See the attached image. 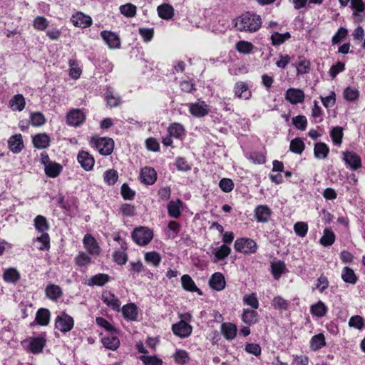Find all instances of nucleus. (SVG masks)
<instances>
[{
    "mask_svg": "<svg viewBox=\"0 0 365 365\" xmlns=\"http://www.w3.org/2000/svg\"><path fill=\"white\" fill-rule=\"evenodd\" d=\"M74 324L73 318L65 312H62L61 314L58 315L54 322L55 329L64 334L72 330Z\"/></svg>",
    "mask_w": 365,
    "mask_h": 365,
    "instance_id": "5",
    "label": "nucleus"
},
{
    "mask_svg": "<svg viewBox=\"0 0 365 365\" xmlns=\"http://www.w3.org/2000/svg\"><path fill=\"white\" fill-rule=\"evenodd\" d=\"M168 132L170 136L180 139L185 135V129L184 126L179 123H173L168 128Z\"/></svg>",
    "mask_w": 365,
    "mask_h": 365,
    "instance_id": "33",
    "label": "nucleus"
},
{
    "mask_svg": "<svg viewBox=\"0 0 365 365\" xmlns=\"http://www.w3.org/2000/svg\"><path fill=\"white\" fill-rule=\"evenodd\" d=\"M119 10L120 14L123 16L128 18H131L135 16L137 7L131 3H127L125 4L121 5L119 7Z\"/></svg>",
    "mask_w": 365,
    "mask_h": 365,
    "instance_id": "52",
    "label": "nucleus"
},
{
    "mask_svg": "<svg viewBox=\"0 0 365 365\" xmlns=\"http://www.w3.org/2000/svg\"><path fill=\"white\" fill-rule=\"evenodd\" d=\"M118 335V334H112L110 333V334L107 336H102L101 338V342L106 349L115 351L120 344Z\"/></svg>",
    "mask_w": 365,
    "mask_h": 365,
    "instance_id": "22",
    "label": "nucleus"
},
{
    "mask_svg": "<svg viewBox=\"0 0 365 365\" xmlns=\"http://www.w3.org/2000/svg\"><path fill=\"white\" fill-rule=\"evenodd\" d=\"M304 93L299 88H290L285 93V99L291 104H298L304 101Z\"/></svg>",
    "mask_w": 365,
    "mask_h": 365,
    "instance_id": "12",
    "label": "nucleus"
},
{
    "mask_svg": "<svg viewBox=\"0 0 365 365\" xmlns=\"http://www.w3.org/2000/svg\"><path fill=\"white\" fill-rule=\"evenodd\" d=\"M33 26L37 31H45L48 26V21L44 16H37L33 21Z\"/></svg>",
    "mask_w": 365,
    "mask_h": 365,
    "instance_id": "54",
    "label": "nucleus"
},
{
    "mask_svg": "<svg viewBox=\"0 0 365 365\" xmlns=\"http://www.w3.org/2000/svg\"><path fill=\"white\" fill-rule=\"evenodd\" d=\"M189 113L195 118H203L207 115L210 111V106L201 99L195 103L187 104Z\"/></svg>",
    "mask_w": 365,
    "mask_h": 365,
    "instance_id": "6",
    "label": "nucleus"
},
{
    "mask_svg": "<svg viewBox=\"0 0 365 365\" xmlns=\"http://www.w3.org/2000/svg\"><path fill=\"white\" fill-rule=\"evenodd\" d=\"M234 21L236 29L242 32H256L262 24L261 16L252 11H246L242 14Z\"/></svg>",
    "mask_w": 365,
    "mask_h": 365,
    "instance_id": "1",
    "label": "nucleus"
},
{
    "mask_svg": "<svg viewBox=\"0 0 365 365\" xmlns=\"http://www.w3.org/2000/svg\"><path fill=\"white\" fill-rule=\"evenodd\" d=\"M254 45L247 41H240L235 45L236 50L243 54H250L253 51Z\"/></svg>",
    "mask_w": 365,
    "mask_h": 365,
    "instance_id": "49",
    "label": "nucleus"
},
{
    "mask_svg": "<svg viewBox=\"0 0 365 365\" xmlns=\"http://www.w3.org/2000/svg\"><path fill=\"white\" fill-rule=\"evenodd\" d=\"M122 314L127 321L134 322L138 319V307L134 303H129L122 307Z\"/></svg>",
    "mask_w": 365,
    "mask_h": 365,
    "instance_id": "25",
    "label": "nucleus"
},
{
    "mask_svg": "<svg viewBox=\"0 0 365 365\" xmlns=\"http://www.w3.org/2000/svg\"><path fill=\"white\" fill-rule=\"evenodd\" d=\"M348 36V30L341 26L336 31V33L331 38V43L333 45L339 43L343 39L346 38Z\"/></svg>",
    "mask_w": 365,
    "mask_h": 365,
    "instance_id": "61",
    "label": "nucleus"
},
{
    "mask_svg": "<svg viewBox=\"0 0 365 365\" xmlns=\"http://www.w3.org/2000/svg\"><path fill=\"white\" fill-rule=\"evenodd\" d=\"M8 147L14 154L21 153L24 148L22 135L18 133L11 135L8 140Z\"/></svg>",
    "mask_w": 365,
    "mask_h": 365,
    "instance_id": "17",
    "label": "nucleus"
},
{
    "mask_svg": "<svg viewBox=\"0 0 365 365\" xmlns=\"http://www.w3.org/2000/svg\"><path fill=\"white\" fill-rule=\"evenodd\" d=\"M89 144L92 148H96L101 155L107 156L113 153L115 143L111 138L94 135L91 138Z\"/></svg>",
    "mask_w": 365,
    "mask_h": 365,
    "instance_id": "2",
    "label": "nucleus"
},
{
    "mask_svg": "<svg viewBox=\"0 0 365 365\" xmlns=\"http://www.w3.org/2000/svg\"><path fill=\"white\" fill-rule=\"evenodd\" d=\"M175 165L178 170L181 172H187L191 170V165L186 158L178 157L175 161Z\"/></svg>",
    "mask_w": 365,
    "mask_h": 365,
    "instance_id": "58",
    "label": "nucleus"
},
{
    "mask_svg": "<svg viewBox=\"0 0 365 365\" xmlns=\"http://www.w3.org/2000/svg\"><path fill=\"white\" fill-rule=\"evenodd\" d=\"M174 360L178 364L183 365L188 362L189 354L183 349H178L173 355Z\"/></svg>",
    "mask_w": 365,
    "mask_h": 365,
    "instance_id": "56",
    "label": "nucleus"
},
{
    "mask_svg": "<svg viewBox=\"0 0 365 365\" xmlns=\"http://www.w3.org/2000/svg\"><path fill=\"white\" fill-rule=\"evenodd\" d=\"M75 263L78 267H86L91 263V257L84 252H79L75 257Z\"/></svg>",
    "mask_w": 365,
    "mask_h": 365,
    "instance_id": "53",
    "label": "nucleus"
},
{
    "mask_svg": "<svg viewBox=\"0 0 365 365\" xmlns=\"http://www.w3.org/2000/svg\"><path fill=\"white\" fill-rule=\"evenodd\" d=\"M343 136V128L340 126L334 127L330 132V137L334 145H340L342 143Z\"/></svg>",
    "mask_w": 365,
    "mask_h": 365,
    "instance_id": "50",
    "label": "nucleus"
},
{
    "mask_svg": "<svg viewBox=\"0 0 365 365\" xmlns=\"http://www.w3.org/2000/svg\"><path fill=\"white\" fill-rule=\"evenodd\" d=\"M45 294L50 300L57 302L63 295V292L60 286L50 284L46 287Z\"/></svg>",
    "mask_w": 365,
    "mask_h": 365,
    "instance_id": "27",
    "label": "nucleus"
},
{
    "mask_svg": "<svg viewBox=\"0 0 365 365\" xmlns=\"http://www.w3.org/2000/svg\"><path fill=\"white\" fill-rule=\"evenodd\" d=\"M324 346H326V341L323 333H319L311 338L310 349L312 351H318Z\"/></svg>",
    "mask_w": 365,
    "mask_h": 365,
    "instance_id": "39",
    "label": "nucleus"
},
{
    "mask_svg": "<svg viewBox=\"0 0 365 365\" xmlns=\"http://www.w3.org/2000/svg\"><path fill=\"white\" fill-rule=\"evenodd\" d=\"M83 243L88 254L92 255H98L100 254L101 248L96 240L91 234L85 235L83 239Z\"/></svg>",
    "mask_w": 365,
    "mask_h": 365,
    "instance_id": "16",
    "label": "nucleus"
},
{
    "mask_svg": "<svg viewBox=\"0 0 365 365\" xmlns=\"http://www.w3.org/2000/svg\"><path fill=\"white\" fill-rule=\"evenodd\" d=\"M62 166L56 162H51L45 167L46 175L52 178L58 177L62 171Z\"/></svg>",
    "mask_w": 365,
    "mask_h": 365,
    "instance_id": "44",
    "label": "nucleus"
},
{
    "mask_svg": "<svg viewBox=\"0 0 365 365\" xmlns=\"http://www.w3.org/2000/svg\"><path fill=\"white\" fill-rule=\"evenodd\" d=\"M3 279L9 283H16L20 279V274L16 269L9 268L4 271Z\"/></svg>",
    "mask_w": 365,
    "mask_h": 365,
    "instance_id": "47",
    "label": "nucleus"
},
{
    "mask_svg": "<svg viewBox=\"0 0 365 365\" xmlns=\"http://www.w3.org/2000/svg\"><path fill=\"white\" fill-rule=\"evenodd\" d=\"M231 253V249L226 245H222L215 252V257L217 260H223L227 258Z\"/></svg>",
    "mask_w": 365,
    "mask_h": 365,
    "instance_id": "64",
    "label": "nucleus"
},
{
    "mask_svg": "<svg viewBox=\"0 0 365 365\" xmlns=\"http://www.w3.org/2000/svg\"><path fill=\"white\" fill-rule=\"evenodd\" d=\"M289 302L282 297L278 295L275 296L272 301V307L278 311L284 312L288 310L289 307Z\"/></svg>",
    "mask_w": 365,
    "mask_h": 365,
    "instance_id": "43",
    "label": "nucleus"
},
{
    "mask_svg": "<svg viewBox=\"0 0 365 365\" xmlns=\"http://www.w3.org/2000/svg\"><path fill=\"white\" fill-rule=\"evenodd\" d=\"M305 149V144L303 140L297 137L290 141L289 150L295 154L301 155Z\"/></svg>",
    "mask_w": 365,
    "mask_h": 365,
    "instance_id": "45",
    "label": "nucleus"
},
{
    "mask_svg": "<svg viewBox=\"0 0 365 365\" xmlns=\"http://www.w3.org/2000/svg\"><path fill=\"white\" fill-rule=\"evenodd\" d=\"M221 331L225 339L231 341L236 337L237 328L235 324L222 323L221 325Z\"/></svg>",
    "mask_w": 365,
    "mask_h": 365,
    "instance_id": "30",
    "label": "nucleus"
},
{
    "mask_svg": "<svg viewBox=\"0 0 365 365\" xmlns=\"http://www.w3.org/2000/svg\"><path fill=\"white\" fill-rule=\"evenodd\" d=\"M181 284L182 287L187 292H196L199 295H202L203 294L202 290L197 287L194 280L188 274H184L181 277Z\"/></svg>",
    "mask_w": 365,
    "mask_h": 365,
    "instance_id": "26",
    "label": "nucleus"
},
{
    "mask_svg": "<svg viewBox=\"0 0 365 365\" xmlns=\"http://www.w3.org/2000/svg\"><path fill=\"white\" fill-rule=\"evenodd\" d=\"M292 124L295 128L300 130H305L307 127V120L306 116L298 115L292 118Z\"/></svg>",
    "mask_w": 365,
    "mask_h": 365,
    "instance_id": "57",
    "label": "nucleus"
},
{
    "mask_svg": "<svg viewBox=\"0 0 365 365\" xmlns=\"http://www.w3.org/2000/svg\"><path fill=\"white\" fill-rule=\"evenodd\" d=\"M118 179V173L114 169H108L103 174V180L108 185H114Z\"/></svg>",
    "mask_w": 365,
    "mask_h": 365,
    "instance_id": "51",
    "label": "nucleus"
},
{
    "mask_svg": "<svg viewBox=\"0 0 365 365\" xmlns=\"http://www.w3.org/2000/svg\"><path fill=\"white\" fill-rule=\"evenodd\" d=\"M34 227L38 232H46L50 229L49 223L46 217L38 215L34 218Z\"/></svg>",
    "mask_w": 365,
    "mask_h": 365,
    "instance_id": "40",
    "label": "nucleus"
},
{
    "mask_svg": "<svg viewBox=\"0 0 365 365\" xmlns=\"http://www.w3.org/2000/svg\"><path fill=\"white\" fill-rule=\"evenodd\" d=\"M157 173L155 170L152 167L145 166L140 170V181L145 185H153L157 180Z\"/></svg>",
    "mask_w": 365,
    "mask_h": 365,
    "instance_id": "10",
    "label": "nucleus"
},
{
    "mask_svg": "<svg viewBox=\"0 0 365 365\" xmlns=\"http://www.w3.org/2000/svg\"><path fill=\"white\" fill-rule=\"evenodd\" d=\"M71 21L75 26L81 28L89 27L92 25L93 21L90 16L78 11L72 15Z\"/></svg>",
    "mask_w": 365,
    "mask_h": 365,
    "instance_id": "15",
    "label": "nucleus"
},
{
    "mask_svg": "<svg viewBox=\"0 0 365 365\" xmlns=\"http://www.w3.org/2000/svg\"><path fill=\"white\" fill-rule=\"evenodd\" d=\"M341 279L346 283L356 284L359 280V277L356 274L353 269L349 267H344L341 270Z\"/></svg>",
    "mask_w": 365,
    "mask_h": 365,
    "instance_id": "36",
    "label": "nucleus"
},
{
    "mask_svg": "<svg viewBox=\"0 0 365 365\" xmlns=\"http://www.w3.org/2000/svg\"><path fill=\"white\" fill-rule=\"evenodd\" d=\"M9 106L13 111H21L25 108L26 101L22 94L14 95L9 101Z\"/></svg>",
    "mask_w": 365,
    "mask_h": 365,
    "instance_id": "31",
    "label": "nucleus"
},
{
    "mask_svg": "<svg viewBox=\"0 0 365 365\" xmlns=\"http://www.w3.org/2000/svg\"><path fill=\"white\" fill-rule=\"evenodd\" d=\"M101 299L105 304L111 308L113 310L117 312L120 311L121 304L120 301L110 291L103 292L101 296Z\"/></svg>",
    "mask_w": 365,
    "mask_h": 365,
    "instance_id": "14",
    "label": "nucleus"
},
{
    "mask_svg": "<svg viewBox=\"0 0 365 365\" xmlns=\"http://www.w3.org/2000/svg\"><path fill=\"white\" fill-rule=\"evenodd\" d=\"M329 153V148L322 142H318L314 144V155L317 159H325Z\"/></svg>",
    "mask_w": 365,
    "mask_h": 365,
    "instance_id": "37",
    "label": "nucleus"
},
{
    "mask_svg": "<svg viewBox=\"0 0 365 365\" xmlns=\"http://www.w3.org/2000/svg\"><path fill=\"white\" fill-rule=\"evenodd\" d=\"M51 312L46 308H40L36 313L35 322L40 326H47L50 322Z\"/></svg>",
    "mask_w": 365,
    "mask_h": 365,
    "instance_id": "29",
    "label": "nucleus"
},
{
    "mask_svg": "<svg viewBox=\"0 0 365 365\" xmlns=\"http://www.w3.org/2000/svg\"><path fill=\"white\" fill-rule=\"evenodd\" d=\"M31 124L34 127L41 126L46 123V118L41 112L31 113L30 115Z\"/></svg>",
    "mask_w": 365,
    "mask_h": 365,
    "instance_id": "55",
    "label": "nucleus"
},
{
    "mask_svg": "<svg viewBox=\"0 0 365 365\" xmlns=\"http://www.w3.org/2000/svg\"><path fill=\"white\" fill-rule=\"evenodd\" d=\"M308 225L304 222H297L294 225V230L299 237H304L308 232Z\"/></svg>",
    "mask_w": 365,
    "mask_h": 365,
    "instance_id": "60",
    "label": "nucleus"
},
{
    "mask_svg": "<svg viewBox=\"0 0 365 365\" xmlns=\"http://www.w3.org/2000/svg\"><path fill=\"white\" fill-rule=\"evenodd\" d=\"M257 247L256 242L247 237L237 238L234 244V249L237 252L247 255L256 253Z\"/></svg>",
    "mask_w": 365,
    "mask_h": 365,
    "instance_id": "4",
    "label": "nucleus"
},
{
    "mask_svg": "<svg viewBox=\"0 0 365 365\" xmlns=\"http://www.w3.org/2000/svg\"><path fill=\"white\" fill-rule=\"evenodd\" d=\"M110 277L108 274L98 273L92 276L87 282V285L90 287L98 286L103 287L110 282Z\"/></svg>",
    "mask_w": 365,
    "mask_h": 365,
    "instance_id": "28",
    "label": "nucleus"
},
{
    "mask_svg": "<svg viewBox=\"0 0 365 365\" xmlns=\"http://www.w3.org/2000/svg\"><path fill=\"white\" fill-rule=\"evenodd\" d=\"M182 205V202L180 200L176 201L171 200L168 204V215L173 218L178 219L181 215L180 208Z\"/></svg>",
    "mask_w": 365,
    "mask_h": 365,
    "instance_id": "34",
    "label": "nucleus"
},
{
    "mask_svg": "<svg viewBox=\"0 0 365 365\" xmlns=\"http://www.w3.org/2000/svg\"><path fill=\"white\" fill-rule=\"evenodd\" d=\"M242 321L248 326H252L259 322V315L254 309H244L242 316Z\"/></svg>",
    "mask_w": 365,
    "mask_h": 365,
    "instance_id": "23",
    "label": "nucleus"
},
{
    "mask_svg": "<svg viewBox=\"0 0 365 365\" xmlns=\"http://www.w3.org/2000/svg\"><path fill=\"white\" fill-rule=\"evenodd\" d=\"M349 326L360 330L365 326V321L361 316L354 315L349 319Z\"/></svg>",
    "mask_w": 365,
    "mask_h": 365,
    "instance_id": "62",
    "label": "nucleus"
},
{
    "mask_svg": "<svg viewBox=\"0 0 365 365\" xmlns=\"http://www.w3.org/2000/svg\"><path fill=\"white\" fill-rule=\"evenodd\" d=\"M219 187L224 192H230L233 190L235 184L232 179L223 178L219 182Z\"/></svg>",
    "mask_w": 365,
    "mask_h": 365,
    "instance_id": "59",
    "label": "nucleus"
},
{
    "mask_svg": "<svg viewBox=\"0 0 365 365\" xmlns=\"http://www.w3.org/2000/svg\"><path fill=\"white\" fill-rule=\"evenodd\" d=\"M159 17L162 19L169 20L174 16V9L169 4H163L157 8Z\"/></svg>",
    "mask_w": 365,
    "mask_h": 365,
    "instance_id": "35",
    "label": "nucleus"
},
{
    "mask_svg": "<svg viewBox=\"0 0 365 365\" xmlns=\"http://www.w3.org/2000/svg\"><path fill=\"white\" fill-rule=\"evenodd\" d=\"M86 120V115L80 109H73L66 115V123L68 125L78 127Z\"/></svg>",
    "mask_w": 365,
    "mask_h": 365,
    "instance_id": "8",
    "label": "nucleus"
},
{
    "mask_svg": "<svg viewBox=\"0 0 365 365\" xmlns=\"http://www.w3.org/2000/svg\"><path fill=\"white\" fill-rule=\"evenodd\" d=\"M77 160L81 165V168L86 171H91L93 170L95 165V159L92 155L85 150H80L77 155Z\"/></svg>",
    "mask_w": 365,
    "mask_h": 365,
    "instance_id": "9",
    "label": "nucleus"
},
{
    "mask_svg": "<svg viewBox=\"0 0 365 365\" xmlns=\"http://www.w3.org/2000/svg\"><path fill=\"white\" fill-rule=\"evenodd\" d=\"M101 36L110 49L120 48V38L115 33L111 31H102Z\"/></svg>",
    "mask_w": 365,
    "mask_h": 365,
    "instance_id": "11",
    "label": "nucleus"
},
{
    "mask_svg": "<svg viewBox=\"0 0 365 365\" xmlns=\"http://www.w3.org/2000/svg\"><path fill=\"white\" fill-rule=\"evenodd\" d=\"M254 214L257 222L266 223L269 221L272 212L268 205H259L255 208Z\"/></svg>",
    "mask_w": 365,
    "mask_h": 365,
    "instance_id": "13",
    "label": "nucleus"
},
{
    "mask_svg": "<svg viewBox=\"0 0 365 365\" xmlns=\"http://www.w3.org/2000/svg\"><path fill=\"white\" fill-rule=\"evenodd\" d=\"M46 344V339L43 336L31 337L29 340L28 351L34 354L43 351Z\"/></svg>",
    "mask_w": 365,
    "mask_h": 365,
    "instance_id": "19",
    "label": "nucleus"
},
{
    "mask_svg": "<svg viewBox=\"0 0 365 365\" xmlns=\"http://www.w3.org/2000/svg\"><path fill=\"white\" fill-rule=\"evenodd\" d=\"M96 324L105 330L108 331L110 334H119L120 331L116 329L113 325H112L107 319L103 317H96Z\"/></svg>",
    "mask_w": 365,
    "mask_h": 365,
    "instance_id": "46",
    "label": "nucleus"
},
{
    "mask_svg": "<svg viewBox=\"0 0 365 365\" xmlns=\"http://www.w3.org/2000/svg\"><path fill=\"white\" fill-rule=\"evenodd\" d=\"M336 240V235L330 228H325L323 231V235L319 240V242L324 247L332 245Z\"/></svg>",
    "mask_w": 365,
    "mask_h": 365,
    "instance_id": "38",
    "label": "nucleus"
},
{
    "mask_svg": "<svg viewBox=\"0 0 365 365\" xmlns=\"http://www.w3.org/2000/svg\"><path fill=\"white\" fill-rule=\"evenodd\" d=\"M290 38L291 34L289 32L280 34L277 31H275L272 34L270 39L272 45L273 46H279L283 44L287 40H289Z\"/></svg>",
    "mask_w": 365,
    "mask_h": 365,
    "instance_id": "42",
    "label": "nucleus"
},
{
    "mask_svg": "<svg viewBox=\"0 0 365 365\" xmlns=\"http://www.w3.org/2000/svg\"><path fill=\"white\" fill-rule=\"evenodd\" d=\"M51 138L46 133H37L32 137V143L36 149H46L50 146Z\"/></svg>",
    "mask_w": 365,
    "mask_h": 365,
    "instance_id": "21",
    "label": "nucleus"
},
{
    "mask_svg": "<svg viewBox=\"0 0 365 365\" xmlns=\"http://www.w3.org/2000/svg\"><path fill=\"white\" fill-rule=\"evenodd\" d=\"M328 310L329 309L327 306L325 304L324 302H323L321 300L318 301L317 303L311 305L310 307L311 314L313 316H315L319 318H322L326 316V314L328 312Z\"/></svg>",
    "mask_w": 365,
    "mask_h": 365,
    "instance_id": "32",
    "label": "nucleus"
},
{
    "mask_svg": "<svg viewBox=\"0 0 365 365\" xmlns=\"http://www.w3.org/2000/svg\"><path fill=\"white\" fill-rule=\"evenodd\" d=\"M131 237L135 244L140 246H145L153 240V232L147 227L140 226L133 230Z\"/></svg>",
    "mask_w": 365,
    "mask_h": 365,
    "instance_id": "3",
    "label": "nucleus"
},
{
    "mask_svg": "<svg viewBox=\"0 0 365 365\" xmlns=\"http://www.w3.org/2000/svg\"><path fill=\"white\" fill-rule=\"evenodd\" d=\"M343 155L345 163L349 165L352 170H356L361 168V159L359 155L351 151L344 152Z\"/></svg>",
    "mask_w": 365,
    "mask_h": 365,
    "instance_id": "18",
    "label": "nucleus"
},
{
    "mask_svg": "<svg viewBox=\"0 0 365 365\" xmlns=\"http://www.w3.org/2000/svg\"><path fill=\"white\" fill-rule=\"evenodd\" d=\"M225 279L223 274L220 272L214 273L210 280H209V286L214 290L221 291L225 287Z\"/></svg>",
    "mask_w": 365,
    "mask_h": 365,
    "instance_id": "24",
    "label": "nucleus"
},
{
    "mask_svg": "<svg viewBox=\"0 0 365 365\" xmlns=\"http://www.w3.org/2000/svg\"><path fill=\"white\" fill-rule=\"evenodd\" d=\"M286 271L287 267L284 261L279 260L271 264V272L275 279H279Z\"/></svg>",
    "mask_w": 365,
    "mask_h": 365,
    "instance_id": "41",
    "label": "nucleus"
},
{
    "mask_svg": "<svg viewBox=\"0 0 365 365\" xmlns=\"http://www.w3.org/2000/svg\"><path fill=\"white\" fill-rule=\"evenodd\" d=\"M140 359L144 365H163V361L156 356L143 355Z\"/></svg>",
    "mask_w": 365,
    "mask_h": 365,
    "instance_id": "63",
    "label": "nucleus"
},
{
    "mask_svg": "<svg viewBox=\"0 0 365 365\" xmlns=\"http://www.w3.org/2000/svg\"><path fill=\"white\" fill-rule=\"evenodd\" d=\"M234 93L236 97L249 100L252 97L248 84L244 81H237L234 86Z\"/></svg>",
    "mask_w": 365,
    "mask_h": 365,
    "instance_id": "20",
    "label": "nucleus"
},
{
    "mask_svg": "<svg viewBox=\"0 0 365 365\" xmlns=\"http://www.w3.org/2000/svg\"><path fill=\"white\" fill-rule=\"evenodd\" d=\"M144 258L147 263L153 264L155 267L160 265L162 259L160 254L156 251L145 252Z\"/></svg>",
    "mask_w": 365,
    "mask_h": 365,
    "instance_id": "48",
    "label": "nucleus"
},
{
    "mask_svg": "<svg viewBox=\"0 0 365 365\" xmlns=\"http://www.w3.org/2000/svg\"><path fill=\"white\" fill-rule=\"evenodd\" d=\"M172 331L175 336L180 338H187L191 335L192 327L184 320H180L172 325Z\"/></svg>",
    "mask_w": 365,
    "mask_h": 365,
    "instance_id": "7",
    "label": "nucleus"
}]
</instances>
